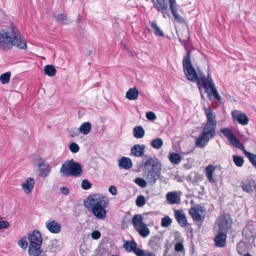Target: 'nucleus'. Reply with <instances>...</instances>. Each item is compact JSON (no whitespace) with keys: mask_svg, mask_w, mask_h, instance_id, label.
I'll return each mask as SVG.
<instances>
[{"mask_svg":"<svg viewBox=\"0 0 256 256\" xmlns=\"http://www.w3.org/2000/svg\"><path fill=\"white\" fill-rule=\"evenodd\" d=\"M142 178H136L134 182L142 188L146 186L147 184H154L160 178L162 170L160 161L155 156H145L141 163Z\"/></svg>","mask_w":256,"mask_h":256,"instance_id":"obj_1","label":"nucleus"},{"mask_svg":"<svg viewBox=\"0 0 256 256\" xmlns=\"http://www.w3.org/2000/svg\"><path fill=\"white\" fill-rule=\"evenodd\" d=\"M13 46L26 50V42L17 28L11 24L0 29V50L8 51Z\"/></svg>","mask_w":256,"mask_h":256,"instance_id":"obj_2","label":"nucleus"},{"mask_svg":"<svg viewBox=\"0 0 256 256\" xmlns=\"http://www.w3.org/2000/svg\"><path fill=\"white\" fill-rule=\"evenodd\" d=\"M84 206L98 220H104L106 216L108 200L106 196L94 194L88 196L84 201Z\"/></svg>","mask_w":256,"mask_h":256,"instance_id":"obj_3","label":"nucleus"},{"mask_svg":"<svg viewBox=\"0 0 256 256\" xmlns=\"http://www.w3.org/2000/svg\"><path fill=\"white\" fill-rule=\"evenodd\" d=\"M154 3V7L162 14L164 18H171L169 12L168 2L169 4V8L172 14L174 20H176V0H156V2L152 0Z\"/></svg>","mask_w":256,"mask_h":256,"instance_id":"obj_4","label":"nucleus"},{"mask_svg":"<svg viewBox=\"0 0 256 256\" xmlns=\"http://www.w3.org/2000/svg\"><path fill=\"white\" fill-rule=\"evenodd\" d=\"M182 66L184 72L187 80L194 82H196L198 89L200 90L201 86L200 76H198L196 70L192 66L189 52H187L186 56L183 59Z\"/></svg>","mask_w":256,"mask_h":256,"instance_id":"obj_5","label":"nucleus"},{"mask_svg":"<svg viewBox=\"0 0 256 256\" xmlns=\"http://www.w3.org/2000/svg\"><path fill=\"white\" fill-rule=\"evenodd\" d=\"M60 172L66 176H80L82 174V166L73 159L68 160L62 164Z\"/></svg>","mask_w":256,"mask_h":256,"instance_id":"obj_6","label":"nucleus"},{"mask_svg":"<svg viewBox=\"0 0 256 256\" xmlns=\"http://www.w3.org/2000/svg\"><path fill=\"white\" fill-rule=\"evenodd\" d=\"M132 224L135 230L142 238H146L150 234V230L146 226L142 221L140 214H135L132 219Z\"/></svg>","mask_w":256,"mask_h":256,"instance_id":"obj_7","label":"nucleus"},{"mask_svg":"<svg viewBox=\"0 0 256 256\" xmlns=\"http://www.w3.org/2000/svg\"><path fill=\"white\" fill-rule=\"evenodd\" d=\"M205 112L207 122L203 128L216 134L215 130L216 126V121L215 113L210 108H205Z\"/></svg>","mask_w":256,"mask_h":256,"instance_id":"obj_8","label":"nucleus"},{"mask_svg":"<svg viewBox=\"0 0 256 256\" xmlns=\"http://www.w3.org/2000/svg\"><path fill=\"white\" fill-rule=\"evenodd\" d=\"M28 238L30 242L28 250L41 248L42 238L40 232L38 230H34L32 233L28 234Z\"/></svg>","mask_w":256,"mask_h":256,"instance_id":"obj_9","label":"nucleus"},{"mask_svg":"<svg viewBox=\"0 0 256 256\" xmlns=\"http://www.w3.org/2000/svg\"><path fill=\"white\" fill-rule=\"evenodd\" d=\"M216 222L218 226V232H227L231 228L232 220L229 214H224L218 218Z\"/></svg>","mask_w":256,"mask_h":256,"instance_id":"obj_10","label":"nucleus"},{"mask_svg":"<svg viewBox=\"0 0 256 256\" xmlns=\"http://www.w3.org/2000/svg\"><path fill=\"white\" fill-rule=\"evenodd\" d=\"M214 136V133L203 128L201 134L196 140L195 146L196 147L203 148L209 140Z\"/></svg>","mask_w":256,"mask_h":256,"instance_id":"obj_11","label":"nucleus"},{"mask_svg":"<svg viewBox=\"0 0 256 256\" xmlns=\"http://www.w3.org/2000/svg\"><path fill=\"white\" fill-rule=\"evenodd\" d=\"M220 132L230 142L234 147L240 149H244L243 144L235 136L232 132L228 128H222Z\"/></svg>","mask_w":256,"mask_h":256,"instance_id":"obj_12","label":"nucleus"},{"mask_svg":"<svg viewBox=\"0 0 256 256\" xmlns=\"http://www.w3.org/2000/svg\"><path fill=\"white\" fill-rule=\"evenodd\" d=\"M232 116L234 120L242 126L246 125L248 122V118L246 115L238 110H234L232 112Z\"/></svg>","mask_w":256,"mask_h":256,"instance_id":"obj_13","label":"nucleus"},{"mask_svg":"<svg viewBox=\"0 0 256 256\" xmlns=\"http://www.w3.org/2000/svg\"><path fill=\"white\" fill-rule=\"evenodd\" d=\"M162 237L159 236H152L150 238L148 246L154 251H158L161 248Z\"/></svg>","mask_w":256,"mask_h":256,"instance_id":"obj_14","label":"nucleus"},{"mask_svg":"<svg viewBox=\"0 0 256 256\" xmlns=\"http://www.w3.org/2000/svg\"><path fill=\"white\" fill-rule=\"evenodd\" d=\"M206 92L208 94V97L210 100L216 99L220 103H222V98L216 90L214 82H210V86H208V92Z\"/></svg>","mask_w":256,"mask_h":256,"instance_id":"obj_15","label":"nucleus"},{"mask_svg":"<svg viewBox=\"0 0 256 256\" xmlns=\"http://www.w3.org/2000/svg\"><path fill=\"white\" fill-rule=\"evenodd\" d=\"M46 226L48 231L52 234H58L61 230L60 224L54 220L47 221Z\"/></svg>","mask_w":256,"mask_h":256,"instance_id":"obj_16","label":"nucleus"},{"mask_svg":"<svg viewBox=\"0 0 256 256\" xmlns=\"http://www.w3.org/2000/svg\"><path fill=\"white\" fill-rule=\"evenodd\" d=\"M40 162L38 164L40 169V176L46 177L50 172V168L48 164L45 162L44 160L41 158H39Z\"/></svg>","mask_w":256,"mask_h":256,"instance_id":"obj_17","label":"nucleus"},{"mask_svg":"<svg viewBox=\"0 0 256 256\" xmlns=\"http://www.w3.org/2000/svg\"><path fill=\"white\" fill-rule=\"evenodd\" d=\"M62 248V245L60 241L57 240H52L50 241L47 246L46 252L54 253L60 250Z\"/></svg>","mask_w":256,"mask_h":256,"instance_id":"obj_18","label":"nucleus"},{"mask_svg":"<svg viewBox=\"0 0 256 256\" xmlns=\"http://www.w3.org/2000/svg\"><path fill=\"white\" fill-rule=\"evenodd\" d=\"M145 146L144 144H136L132 147L130 155L136 157H142L144 155Z\"/></svg>","mask_w":256,"mask_h":256,"instance_id":"obj_19","label":"nucleus"},{"mask_svg":"<svg viewBox=\"0 0 256 256\" xmlns=\"http://www.w3.org/2000/svg\"><path fill=\"white\" fill-rule=\"evenodd\" d=\"M226 232H219L218 235L214 238L216 246L218 248L224 246L226 244Z\"/></svg>","mask_w":256,"mask_h":256,"instance_id":"obj_20","label":"nucleus"},{"mask_svg":"<svg viewBox=\"0 0 256 256\" xmlns=\"http://www.w3.org/2000/svg\"><path fill=\"white\" fill-rule=\"evenodd\" d=\"M34 180L33 178H28L22 184V190L26 194H30L34 188Z\"/></svg>","mask_w":256,"mask_h":256,"instance_id":"obj_21","label":"nucleus"},{"mask_svg":"<svg viewBox=\"0 0 256 256\" xmlns=\"http://www.w3.org/2000/svg\"><path fill=\"white\" fill-rule=\"evenodd\" d=\"M255 181L254 180H246L242 182L240 186L243 191L251 193L254 190Z\"/></svg>","mask_w":256,"mask_h":256,"instance_id":"obj_22","label":"nucleus"},{"mask_svg":"<svg viewBox=\"0 0 256 256\" xmlns=\"http://www.w3.org/2000/svg\"><path fill=\"white\" fill-rule=\"evenodd\" d=\"M137 244L134 240L126 241L124 244V248L128 252H134L136 254L138 250H141L140 248H137Z\"/></svg>","mask_w":256,"mask_h":256,"instance_id":"obj_23","label":"nucleus"},{"mask_svg":"<svg viewBox=\"0 0 256 256\" xmlns=\"http://www.w3.org/2000/svg\"><path fill=\"white\" fill-rule=\"evenodd\" d=\"M189 213L194 222H202L205 218V215L200 214V213L198 212V210H196V208H192L189 211Z\"/></svg>","mask_w":256,"mask_h":256,"instance_id":"obj_24","label":"nucleus"},{"mask_svg":"<svg viewBox=\"0 0 256 256\" xmlns=\"http://www.w3.org/2000/svg\"><path fill=\"white\" fill-rule=\"evenodd\" d=\"M118 166L125 170L130 169L132 166V162L130 158L122 156L118 160Z\"/></svg>","mask_w":256,"mask_h":256,"instance_id":"obj_25","label":"nucleus"},{"mask_svg":"<svg viewBox=\"0 0 256 256\" xmlns=\"http://www.w3.org/2000/svg\"><path fill=\"white\" fill-rule=\"evenodd\" d=\"M177 222L182 227L186 226L188 224L186 216L182 210H177Z\"/></svg>","mask_w":256,"mask_h":256,"instance_id":"obj_26","label":"nucleus"},{"mask_svg":"<svg viewBox=\"0 0 256 256\" xmlns=\"http://www.w3.org/2000/svg\"><path fill=\"white\" fill-rule=\"evenodd\" d=\"M200 79L201 86H202L203 88L205 89V92H208V86H210V82H213L211 76L208 75V78H206L204 75L202 74V76H200Z\"/></svg>","mask_w":256,"mask_h":256,"instance_id":"obj_27","label":"nucleus"},{"mask_svg":"<svg viewBox=\"0 0 256 256\" xmlns=\"http://www.w3.org/2000/svg\"><path fill=\"white\" fill-rule=\"evenodd\" d=\"M139 92L135 87L130 88L126 93V97L130 100H136L138 98Z\"/></svg>","mask_w":256,"mask_h":256,"instance_id":"obj_28","label":"nucleus"},{"mask_svg":"<svg viewBox=\"0 0 256 256\" xmlns=\"http://www.w3.org/2000/svg\"><path fill=\"white\" fill-rule=\"evenodd\" d=\"M214 170H215V167L212 164H210L208 166H206V170H205L206 175L207 178L210 182H212V183H213L215 182V180L213 178V176H212L214 171Z\"/></svg>","mask_w":256,"mask_h":256,"instance_id":"obj_29","label":"nucleus"},{"mask_svg":"<svg viewBox=\"0 0 256 256\" xmlns=\"http://www.w3.org/2000/svg\"><path fill=\"white\" fill-rule=\"evenodd\" d=\"M92 129V124L90 122H84L80 126L78 130L80 133L86 135L88 134Z\"/></svg>","mask_w":256,"mask_h":256,"instance_id":"obj_30","label":"nucleus"},{"mask_svg":"<svg viewBox=\"0 0 256 256\" xmlns=\"http://www.w3.org/2000/svg\"><path fill=\"white\" fill-rule=\"evenodd\" d=\"M144 130L142 126H136L134 128L133 136L136 138H141L144 135Z\"/></svg>","mask_w":256,"mask_h":256,"instance_id":"obj_31","label":"nucleus"},{"mask_svg":"<svg viewBox=\"0 0 256 256\" xmlns=\"http://www.w3.org/2000/svg\"><path fill=\"white\" fill-rule=\"evenodd\" d=\"M57 22L62 24H68L72 20L67 17L64 14H60L56 16Z\"/></svg>","mask_w":256,"mask_h":256,"instance_id":"obj_32","label":"nucleus"},{"mask_svg":"<svg viewBox=\"0 0 256 256\" xmlns=\"http://www.w3.org/2000/svg\"><path fill=\"white\" fill-rule=\"evenodd\" d=\"M46 251L42 250L41 248L28 250L30 256H48Z\"/></svg>","mask_w":256,"mask_h":256,"instance_id":"obj_33","label":"nucleus"},{"mask_svg":"<svg viewBox=\"0 0 256 256\" xmlns=\"http://www.w3.org/2000/svg\"><path fill=\"white\" fill-rule=\"evenodd\" d=\"M252 165L256 168V155L250 152H247L244 146V149L242 150Z\"/></svg>","mask_w":256,"mask_h":256,"instance_id":"obj_34","label":"nucleus"},{"mask_svg":"<svg viewBox=\"0 0 256 256\" xmlns=\"http://www.w3.org/2000/svg\"><path fill=\"white\" fill-rule=\"evenodd\" d=\"M152 28L156 36H164V34L156 22H152L150 23Z\"/></svg>","mask_w":256,"mask_h":256,"instance_id":"obj_35","label":"nucleus"},{"mask_svg":"<svg viewBox=\"0 0 256 256\" xmlns=\"http://www.w3.org/2000/svg\"><path fill=\"white\" fill-rule=\"evenodd\" d=\"M44 74L49 76H53L56 74V70L52 65H46L44 68Z\"/></svg>","mask_w":256,"mask_h":256,"instance_id":"obj_36","label":"nucleus"},{"mask_svg":"<svg viewBox=\"0 0 256 256\" xmlns=\"http://www.w3.org/2000/svg\"><path fill=\"white\" fill-rule=\"evenodd\" d=\"M150 144L154 148L159 149L162 146L163 141L160 138H156L151 141Z\"/></svg>","mask_w":256,"mask_h":256,"instance_id":"obj_37","label":"nucleus"},{"mask_svg":"<svg viewBox=\"0 0 256 256\" xmlns=\"http://www.w3.org/2000/svg\"><path fill=\"white\" fill-rule=\"evenodd\" d=\"M11 74L10 72H6L2 74L0 76V80L2 84H5L9 82Z\"/></svg>","mask_w":256,"mask_h":256,"instance_id":"obj_38","label":"nucleus"},{"mask_svg":"<svg viewBox=\"0 0 256 256\" xmlns=\"http://www.w3.org/2000/svg\"><path fill=\"white\" fill-rule=\"evenodd\" d=\"M233 162L238 167H241L244 164V160L243 157L236 155L232 156Z\"/></svg>","mask_w":256,"mask_h":256,"instance_id":"obj_39","label":"nucleus"},{"mask_svg":"<svg viewBox=\"0 0 256 256\" xmlns=\"http://www.w3.org/2000/svg\"><path fill=\"white\" fill-rule=\"evenodd\" d=\"M166 199L170 204H176V192H168L166 194Z\"/></svg>","mask_w":256,"mask_h":256,"instance_id":"obj_40","label":"nucleus"},{"mask_svg":"<svg viewBox=\"0 0 256 256\" xmlns=\"http://www.w3.org/2000/svg\"><path fill=\"white\" fill-rule=\"evenodd\" d=\"M136 203L138 207H142L146 204V198L142 195L138 196L136 200Z\"/></svg>","mask_w":256,"mask_h":256,"instance_id":"obj_41","label":"nucleus"},{"mask_svg":"<svg viewBox=\"0 0 256 256\" xmlns=\"http://www.w3.org/2000/svg\"><path fill=\"white\" fill-rule=\"evenodd\" d=\"M184 254L183 244L180 242H177V256H184Z\"/></svg>","mask_w":256,"mask_h":256,"instance_id":"obj_42","label":"nucleus"},{"mask_svg":"<svg viewBox=\"0 0 256 256\" xmlns=\"http://www.w3.org/2000/svg\"><path fill=\"white\" fill-rule=\"evenodd\" d=\"M136 255L137 256H156L155 254L152 252L145 251L143 250H138Z\"/></svg>","mask_w":256,"mask_h":256,"instance_id":"obj_43","label":"nucleus"},{"mask_svg":"<svg viewBox=\"0 0 256 256\" xmlns=\"http://www.w3.org/2000/svg\"><path fill=\"white\" fill-rule=\"evenodd\" d=\"M172 222V220L168 216H166L162 219L161 226L162 227H167Z\"/></svg>","mask_w":256,"mask_h":256,"instance_id":"obj_44","label":"nucleus"},{"mask_svg":"<svg viewBox=\"0 0 256 256\" xmlns=\"http://www.w3.org/2000/svg\"><path fill=\"white\" fill-rule=\"evenodd\" d=\"M69 148L72 153H76L79 151L80 147L77 144L72 142L70 144Z\"/></svg>","mask_w":256,"mask_h":256,"instance_id":"obj_45","label":"nucleus"},{"mask_svg":"<svg viewBox=\"0 0 256 256\" xmlns=\"http://www.w3.org/2000/svg\"><path fill=\"white\" fill-rule=\"evenodd\" d=\"M92 185L87 180H83L82 182V188L83 190H88L91 188Z\"/></svg>","mask_w":256,"mask_h":256,"instance_id":"obj_46","label":"nucleus"},{"mask_svg":"<svg viewBox=\"0 0 256 256\" xmlns=\"http://www.w3.org/2000/svg\"><path fill=\"white\" fill-rule=\"evenodd\" d=\"M26 239V237H24L18 242V245L24 249L26 248L28 246V242Z\"/></svg>","mask_w":256,"mask_h":256,"instance_id":"obj_47","label":"nucleus"},{"mask_svg":"<svg viewBox=\"0 0 256 256\" xmlns=\"http://www.w3.org/2000/svg\"><path fill=\"white\" fill-rule=\"evenodd\" d=\"M166 252H168L172 248H174L175 252L176 251V242H172L171 244H169L168 242L166 244Z\"/></svg>","mask_w":256,"mask_h":256,"instance_id":"obj_48","label":"nucleus"},{"mask_svg":"<svg viewBox=\"0 0 256 256\" xmlns=\"http://www.w3.org/2000/svg\"><path fill=\"white\" fill-rule=\"evenodd\" d=\"M91 236L94 240H98L101 236V233L98 230H94L92 232Z\"/></svg>","mask_w":256,"mask_h":256,"instance_id":"obj_49","label":"nucleus"},{"mask_svg":"<svg viewBox=\"0 0 256 256\" xmlns=\"http://www.w3.org/2000/svg\"><path fill=\"white\" fill-rule=\"evenodd\" d=\"M146 118L148 120L152 121L156 119V117L154 112H149L146 114Z\"/></svg>","mask_w":256,"mask_h":256,"instance_id":"obj_50","label":"nucleus"},{"mask_svg":"<svg viewBox=\"0 0 256 256\" xmlns=\"http://www.w3.org/2000/svg\"><path fill=\"white\" fill-rule=\"evenodd\" d=\"M170 161L174 164H176V152H171L168 156Z\"/></svg>","mask_w":256,"mask_h":256,"instance_id":"obj_51","label":"nucleus"},{"mask_svg":"<svg viewBox=\"0 0 256 256\" xmlns=\"http://www.w3.org/2000/svg\"><path fill=\"white\" fill-rule=\"evenodd\" d=\"M70 136L72 138L77 136L80 133L78 130L76 128H74L70 132Z\"/></svg>","mask_w":256,"mask_h":256,"instance_id":"obj_52","label":"nucleus"},{"mask_svg":"<svg viewBox=\"0 0 256 256\" xmlns=\"http://www.w3.org/2000/svg\"><path fill=\"white\" fill-rule=\"evenodd\" d=\"M10 226L9 223L6 221L0 220V229L6 228Z\"/></svg>","mask_w":256,"mask_h":256,"instance_id":"obj_53","label":"nucleus"},{"mask_svg":"<svg viewBox=\"0 0 256 256\" xmlns=\"http://www.w3.org/2000/svg\"><path fill=\"white\" fill-rule=\"evenodd\" d=\"M109 192L113 196H114L117 193V190L114 186H111L108 188Z\"/></svg>","mask_w":256,"mask_h":256,"instance_id":"obj_54","label":"nucleus"},{"mask_svg":"<svg viewBox=\"0 0 256 256\" xmlns=\"http://www.w3.org/2000/svg\"><path fill=\"white\" fill-rule=\"evenodd\" d=\"M60 191L62 194L68 195L70 193L69 189L66 186H63L60 188Z\"/></svg>","mask_w":256,"mask_h":256,"instance_id":"obj_55","label":"nucleus"},{"mask_svg":"<svg viewBox=\"0 0 256 256\" xmlns=\"http://www.w3.org/2000/svg\"><path fill=\"white\" fill-rule=\"evenodd\" d=\"M196 208V210H198V212H202V214H206V208L204 207L200 206V207H198Z\"/></svg>","mask_w":256,"mask_h":256,"instance_id":"obj_56","label":"nucleus"},{"mask_svg":"<svg viewBox=\"0 0 256 256\" xmlns=\"http://www.w3.org/2000/svg\"><path fill=\"white\" fill-rule=\"evenodd\" d=\"M182 192L180 191H177V199H176V202L177 204L180 203V196L182 194Z\"/></svg>","mask_w":256,"mask_h":256,"instance_id":"obj_57","label":"nucleus"},{"mask_svg":"<svg viewBox=\"0 0 256 256\" xmlns=\"http://www.w3.org/2000/svg\"><path fill=\"white\" fill-rule=\"evenodd\" d=\"M177 22H184V18H180V16L177 14Z\"/></svg>","mask_w":256,"mask_h":256,"instance_id":"obj_58","label":"nucleus"},{"mask_svg":"<svg viewBox=\"0 0 256 256\" xmlns=\"http://www.w3.org/2000/svg\"><path fill=\"white\" fill-rule=\"evenodd\" d=\"M181 160H182V158H181L180 155L179 154L177 153V155H176L177 164L180 162Z\"/></svg>","mask_w":256,"mask_h":256,"instance_id":"obj_59","label":"nucleus"},{"mask_svg":"<svg viewBox=\"0 0 256 256\" xmlns=\"http://www.w3.org/2000/svg\"><path fill=\"white\" fill-rule=\"evenodd\" d=\"M76 21H77V22L78 24H80L82 22V16H80V14L78 15Z\"/></svg>","mask_w":256,"mask_h":256,"instance_id":"obj_60","label":"nucleus"},{"mask_svg":"<svg viewBox=\"0 0 256 256\" xmlns=\"http://www.w3.org/2000/svg\"><path fill=\"white\" fill-rule=\"evenodd\" d=\"M200 96H201L202 98V99L204 98V94H203L202 92H201V88L200 90Z\"/></svg>","mask_w":256,"mask_h":256,"instance_id":"obj_61","label":"nucleus"},{"mask_svg":"<svg viewBox=\"0 0 256 256\" xmlns=\"http://www.w3.org/2000/svg\"><path fill=\"white\" fill-rule=\"evenodd\" d=\"M173 211H174V217L176 218V209L174 208Z\"/></svg>","mask_w":256,"mask_h":256,"instance_id":"obj_62","label":"nucleus"},{"mask_svg":"<svg viewBox=\"0 0 256 256\" xmlns=\"http://www.w3.org/2000/svg\"><path fill=\"white\" fill-rule=\"evenodd\" d=\"M243 256H252L249 253H246V254H244Z\"/></svg>","mask_w":256,"mask_h":256,"instance_id":"obj_63","label":"nucleus"},{"mask_svg":"<svg viewBox=\"0 0 256 256\" xmlns=\"http://www.w3.org/2000/svg\"><path fill=\"white\" fill-rule=\"evenodd\" d=\"M91 52H92V50H90V52H89V54L90 55V54Z\"/></svg>","mask_w":256,"mask_h":256,"instance_id":"obj_64","label":"nucleus"}]
</instances>
